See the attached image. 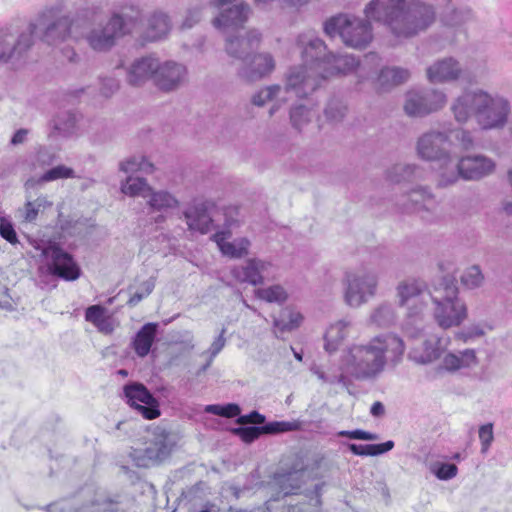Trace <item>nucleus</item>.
Wrapping results in <instances>:
<instances>
[{
    "instance_id": "obj_1",
    "label": "nucleus",
    "mask_w": 512,
    "mask_h": 512,
    "mask_svg": "<svg viewBox=\"0 0 512 512\" xmlns=\"http://www.w3.org/2000/svg\"><path fill=\"white\" fill-rule=\"evenodd\" d=\"M405 352L402 338L394 333H384L371 338L366 344L350 346L341 357L340 370L349 379H376L390 363L396 366Z\"/></svg>"
},
{
    "instance_id": "obj_2",
    "label": "nucleus",
    "mask_w": 512,
    "mask_h": 512,
    "mask_svg": "<svg viewBox=\"0 0 512 512\" xmlns=\"http://www.w3.org/2000/svg\"><path fill=\"white\" fill-rule=\"evenodd\" d=\"M367 18L382 22L396 38L408 39L426 31L436 20L435 7L423 0H372Z\"/></svg>"
},
{
    "instance_id": "obj_3",
    "label": "nucleus",
    "mask_w": 512,
    "mask_h": 512,
    "mask_svg": "<svg viewBox=\"0 0 512 512\" xmlns=\"http://www.w3.org/2000/svg\"><path fill=\"white\" fill-rule=\"evenodd\" d=\"M141 17L139 9L122 10L113 13L105 23L88 27L81 37L93 51L108 52L119 39L133 33L139 25Z\"/></svg>"
},
{
    "instance_id": "obj_4",
    "label": "nucleus",
    "mask_w": 512,
    "mask_h": 512,
    "mask_svg": "<svg viewBox=\"0 0 512 512\" xmlns=\"http://www.w3.org/2000/svg\"><path fill=\"white\" fill-rule=\"evenodd\" d=\"M398 302L401 307H407L408 313L403 330L410 338H419L424 335V326L421 313L430 299L432 291L416 280H405L396 288Z\"/></svg>"
},
{
    "instance_id": "obj_5",
    "label": "nucleus",
    "mask_w": 512,
    "mask_h": 512,
    "mask_svg": "<svg viewBox=\"0 0 512 512\" xmlns=\"http://www.w3.org/2000/svg\"><path fill=\"white\" fill-rule=\"evenodd\" d=\"M430 299L434 305V319L443 329L461 325L468 316L467 306L453 282H443L434 287Z\"/></svg>"
},
{
    "instance_id": "obj_6",
    "label": "nucleus",
    "mask_w": 512,
    "mask_h": 512,
    "mask_svg": "<svg viewBox=\"0 0 512 512\" xmlns=\"http://www.w3.org/2000/svg\"><path fill=\"white\" fill-rule=\"evenodd\" d=\"M323 29L329 37L339 36L345 46L365 49L373 40L371 23L352 14L339 13L328 18Z\"/></svg>"
},
{
    "instance_id": "obj_7",
    "label": "nucleus",
    "mask_w": 512,
    "mask_h": 512,
    "mask_svg": "<svg viewBox=\"0 0 512 512\" xmlns=\"http://www.w3.org/2000/svg\"><path fill=\"white\" fill-rule=\"evenodd\" d=\"M75 27L73 19L58 6L46 8L37 22L29 25L33 34L39 33L42 41L48 45H58L70 37L78 40L80 36L75 32Z\"/></svg>"
},
{
    "instance_id": "obj_8",
    "label": "nucleus",
    "mask_w": 512,
    "mask_h": 512,
    "mask_svg": "<svg viewBox=\"0 0 512 512\" xmlns=\"http://www.w3.org/2000/svg\"><path fill=\"white\" fill-rule=\"evenodd\" d=\"M343 284L345 303L352 308H358L376 295L378 273L364 267L348 271L345 273Z\"/></svg>"
},
{
    "instance_id": "obj_9",
    "label": "nucleus",
    "mask_w": 512,
    "mask_h": 512,
    "mask_svg": "<svg viewBox=\"0 0 512 512\" xmlns=\"http://www.w3.org/2000/svg\"><path fill=\"white\" fill-rule=\"evenodd\" d=\"M323 74V70L314 66L301 64L290 67L285 73V84L282 86L285 96L292 93L300 99L309 97L326 81Z\"/></svg>"
},
{
    "instance_id": "obj_10",
    "label": "nucleus",
    "mask_w": 512,
    "mask_h": 512,
    "mask_svg": "<svg viewBox=\"0 0 512 512\" xmlns=\"http://www.w3.org/2000/svg\"><path fill=\"white\" fill-rule=\"evenodd\" d=\"M33 44V29L29 27L19 34L9 27L0 28V64L22 65Z\"/></svg>"
},
{
    "instance_id": "obj_11",
    "label": "nucleus",
    "mask_w": 512,
    "mask_h": 512,
    "mask_svg": "<svg viewBox=\"0 0 512 512\" xmlns=\"http://www.w3.org/2000/svg\"><path fill=\"white\" fill-rule=\"evenodd\" d=\"M510 112L511 106L507 98L483 90L476 122L482 130L502 129L508 122Z\"/></svg>"
},
{
    "instance_id": "obj_12",
    "label": "nucleus",
    "mask_w": 512,
    "mask_h": 512,
    "mask_svg": "<svg viewBox=\"0 0 512 512\" xmlns=\"http://www.w3.org/2000/svg\"><path fill=\"white\" fill-rule=\"evenodd\" d=\"M450 144L451 141L447 130L430 129L417 139L416 152L419 158L425 161H441L451 154L450 149L447 147Z\"/></svg>"
},
{
    "instance_id": "obj_13",
    "label": "nucleus",
    "mask_w": 512,
    "mask_h": 512,
    "mask_svg": "<svg viewBox=\"0 0 512 512\" xmlns=\"http://www.w3.org/2000/svg\"><path fill=\"white\" fill-rule=\"evenodd\" d=\"M127 404L145 419L152 420L160 416L159 402L146 386L139 382H130L123 388Z\"/></svg>"
},
{
    "instance_id": "obj_14",
    "label": "nucleus",
    "mask_w": 512,
    "mask_h": 512,
    "mask_svg": "<svg viewBox=\"0 0 512 512\" xmlns=\"http://www.w3.org/2000/svg\"><path fill=\"white\" fill-rule=\"evenodd\" d=\"M43 255L48 260V268L53 275L67 281H74L80 276V268L73 257L55 244L44 248Z\"/></svg>"
},
{
    "instance_id": "obj_15",
    "label": "nucleus",
    "mask_w": 512,
    "mask_h": 512,
    "mask_svg": "<svg viewBox=\"0 0 512 512\" xmlns=\"http://www.w3.org/2000/svg\"><path fill=\"white\" fill-rule=\"evenodd\" d=\"M217 7L219 14L214 18L213 25L224 33L242 28L252 13L250 5L246 2Z\"/></svg>"
},
{
    "instance_id": "obj_16",
    "label": "nucleus",
    "mask_w": 512,
    "mask_h": 512,
    "mask_svg": "<svg viewBox=\"0 0 512 512\" xmlns=\"http://www.w3.org/2000/svg\"><path fill=\"white\" fill-rule=\"evenodd\" d=\"M171 446L168 442V435L164 430L155 434L152 439L146 442L143 449H134L130 456L139 467H148L151 463L161 461L169 455Z\"/></svg>"
},
{
    "instance_id": "obj_17",
    "label": "nucleus",
    "mask_w": 512,
    "mask_h": 512,
    "mask_svg": "<svg viewBox=\"0 0 512 512\" xmlns=\"http://www.w3.org/2000/svg\"><path fill=\"white\" fill-rule=\"evenodd\" d=\"M297 47L301 50V58L304 65L314 66L323 70L324 59L328 58L327 47L322 39L313 32L300 34L296 40Z\"/></svg>"
},
{
    "instance_id": "obj_18",
    "label": "nucleus",
    "mask_w": 512,
    "mask_h": 512,
    "mask_svg": "<svg viewBox=\"0 0 512 512\" xmlns=\"http://www.w3.org/2000/svg\"><path fill=\"white\" fill-rule=\"evenodd\" d=\"M186 78L185 65L173 60H159V68L154 74V85L161 91L171 92L183 85Z\"/></svg>"
},
{
    "instance_id": "obj_19",
    "label": "nucleus",
    "mask_w": 512,
    "mask_h": 512,
    "mask_svg": "<svg viewBox=\"0 0 512 512\" xmlns=\"http://www.w3.org/2000/svg\"><path fill=\"white\" fill-rule=\"evenodd\" d=\"M459 158L465 181H479L496 171L495 160L484 154H465Z\"/></svg>"
},
{
    "instance_id": "obj_20",
    "label": "nucleus",
    "mask_w": 512,
    "mask_h": 512,
    "mask_svg": "<svg viewBox=\"0 0 512 512\" xmlns=\"http://www.w3.org/2000/svg\"><path fill=\"white\" fill-rule=\"evenodd\" d=\"M463 73L462 65L453 57L438 59L426 68V78L432 84L458 81Z\"/></svg>"
},
{
    "instance_id": "obj_21",
    "label": "nucleus",
    "mask_w": 512,
    "mask_h": 512,
    "mask_svg": "<svg viewBox=\"0 0 512 512\" xmlns=\"http://www.w3.org/2000/svg\"><path fill=\"white\" fill-rule=\"evenodd\" d=\"M262 34L257 29H250L244 36L227 35L225 38V51L235 59L247 61L251 52L261 43Z\"/></svg>"
},
{
    "instance_id": "obj_22",
    "label": "nucleus",
    "mask_w": 512,
    "mask_h": 512,
    "mask_svg": "<svg viewBox=\"0 0 512 512\" xmlns=\"http://www.w3.org/2000/svg\"><path fill=\"white\" fill-rule=\"evenodd\" d=\"M272 264L268 261L252 258L246 260L243 264L234 266L231 269V275L240 283H248L253 286L264 282Z\"/></svg>"
},
{
    "instance_id": "obj_23",
    "label": "nucleus",
    "mask_w": 512,
    "mask_h": 512,
    "mask_svg": "<svg viewBox=\"0 0 512 512\" xmlns=\"http://www.w3.org/2000/svg\"><path fill=\"white\" fill-rule=\"evenodd\" d=\"M482 93V89L466 90L452 101L450 110L457 123L466 124L473 116L476 119Z\"/></svg>"
},
{
    "instance_id": "obj_24",
    "label": "nucleus",
    "mask_w": 512,
    "mask_h": 512,
    "mask_svg": "<svg viewBox=\"0 0 512 512\" xmlns=\"http://www.w3.org/2000/svg\"><path fill=\"white\" fill-rule=\"evenodd\" d=\"M159 68V58L154 55H146L135 59L126 71V79L130 85L142 86L147 81L154 82V74Z\"/></svg>"
},
{
    "instance_id": "obj_25",
    "label": "nucleus",
    "mask_w": 512,
    "mask_h": 512,
    "mask_svg": "<svg viewBox=\"0 0 512 512\" xmlns=\"http://www.w3.org/2000/svg\"><path fill=\"white\" fill-rule=\"evenodd\" d=\"M244 62L238 75L248 82L259 81L269 76L276 66L273 56L269 53H258L249 62Z\"/></svg>"
},
{
    "instance_id": "obj_26",
    "label": "nucleus",
    "mask_w": 512,
    "mask_h": 512,
    "mask_svg": "<svg viewBox=\"0 0 512 512\" xmlns=\"http://www.w3.org/2000/svg\"><path fill=\"white\" fill-rule=\"evenodd\" d=\"M410 204L404 203L405 209L421 214L423 218H430L436 213L438 203L434 194L428 187H417L408 194Z\"/></svg>"
},
{
    "instance_id": "obj_27",
    "label": "nucleus",
    "mask_w": 512,
    "mask_h": 512,
    "mask_svg": "<svg viewBox=\"0 0 512 512\" xmlns=\"http://www.w3.org/2000/svg\"><path fill=\"white\" fill-rule=\"evenodd\" d=\"M288 100L289 96H285L284 90L279 84L263 87L251 98V102L258 107H263L268 102H272V106L269 109L270 116L274 115Z\"/></svg>"
},
{
    "instance_id": "obj_28",
    "label": "nucleus",
    "mask_w": 512,
    "mask_h": 512,
    "mask_svg": "<svg viewBox=\"0 0 512 512\" xmlns=\"http://www.w3.org/2000/svg\"><path fill=\"white\" fill-rule=\"evenodd\" d=\"M303 483V472L292 469L275 473L271 485L274 490L284 497L295 494Z\"/></svg>"
},
{
    "instance_id": "obj_29",
    "label": "nucleus",
    "mask_w": 512,
    "mask_h": 512,
    "mask_svg": "<svg viewBox=\"0 0 512 512\" xmlns=\"http://www.w3.org/2000/svg\"><path fill=\"white\" fill-rule=\"evenodd\" d=\"M323 63L326 64L323 68V75L326 79L337 74L351 73L359 66V60L350 54L335 55L330 53Z\"/></svg>"
},
{
    "instance_id": "obj_30",
    "label": "nucleus",
    "mask_w": 512,
    "mask_h": 512,
    "mask_svg": "<svg viewBox=\"0 0 512 512\" xmlns=\"http://www.w3.org/2000/svg\"><path fill=\"white\" fill-rule=\"evenodd\" d=\"M230 236L231 233L229 231H218L212 236V239L224 255L232 258L246 256L249 251L250 241L247 238H239L233 242L226 241Z\"/></svg>"
},
{
    "instance_id": "obj_31",
    "label": "nucleus",
    "mask_w": 512,
    "mask_h": 512,
    "mask_svg": "<svg viewBox=\"0 0 512 512\" xmlns=\"http://www.w3.org/2000/svg\"><path fill=\"white\" fill-rule=\"evenodd\" d=\"M423 174V169L416 164L398 163L386 170L385 177L392 184H401L422 179Z\"/></svg>"
},
{
    "instance_id": "obj_32",
    "label": "nucleus",
    "mask_w": 512,
    "mask_h": 512,
    "mask_svg": "<svg viewBox=\"0 0 512 512\" xmlns=\"http://www.w3.org/2000/svg\"><path fill=\"white\" fill-rule=\"evenodd\" d=\"M441 164L437 170L436 186L438 188H447L455 185L460 179H463V173L460 168V158L454 163L452 155L439 161Z\"/></svg>"
},
{
    "instance_id": "obj_33",
    "label": "nucleus",
    "mask_w": 512,
    "mask_h": 512,
    "mask_svg": "<svg viewBox=\"0 0 512 512\" xmlns=\"http://www.w3.org/2000/svg\"><path fill=\"white\" fill-rule=\"evenodd\" d=\"M183 215L190 230L199 231L202 234L210 231L212 220L203 203L189 206Z\"/></svg>"
},
{
    "instance_id": "obj_34",
    "label": "nucleus",
    "mask_w": 512,
    "mask_h": 512,
    "mask_svg": "<svg viewBox=\"0 0 512 512\" xmlns=\"http://www.w3.org/2000/svg\"><path fill=\"white\" fill-rule=\"evenodd\" d=\"M397 319L394 305L389 302H381L372 309L367 324L375 328H389L397 322Z\"/></svg>"
},
{
    "instance_id": "obj_35",
    "label": "nucleus",
    "mask_w": 512,
    "mask_h": 512,
    "mask_svg": "<svg viewBox=\"0 0 512 512\" xmlns=\"http://www.w3.org/2000/svg\"><path fill=\"white\" fill-rule=\"evenodd\" d=\"M350 327L351 321L347 319L339 320L329 326L324 336V348L328 353H333L338 350L343 341L347 338Z\"/></svg>"
},
{
    "instance_id": "obj_36",
    "label": "nucleus",
    "mask_w": 512,
    "mask_h": 512,
    "mask_svg": "<svg viewBox=\"0 0 512 512\" xmlns=\"http://www.w3.org/2000/svg\"><path fill=\"white\" fill-rule=\"evenodd\" d=\"M147 206L152 212H168L178 209L180 201L177 197L166 190L151 189L147 197Z\"/></svg>"
},
{
    "instance_id": "obj_37",
    "label": "nucleus",
    "mask_w": 512,
    "mask_h": 512,
    "mask_svg": "<svg viewBox=\"0 0 512 512\" xmlns=\"http://www.w3.org/2000/svg\"><path fill=\"white\" fill-rule=\"evenodd\" d=\"M171 29L169 16L163 12H155L148 20L145 32V39L158 41L166 37Z\"/></svg>"
},
{
    "instance_id": "obj_38",
    "label": "nucleus",
    "mask_w": 512,
    "mask_h": 512,
    "mask_svg": "<svg viewBox=\"0 0 512 512\" xmlns=\"http://www.w3.org/2000/svg\"><path fill=\"white\" fill-rule=\"evenodd\" d=\"M410 78V71L401 67H385L381 69L377 85L382 91H388L391 88L403 84Z\"/></svg>"
},
{
    "instance_id": "obj_39",
    "label": "nucleus",
    "mask_w": 512,
    "mask_h": 512,
    "mask_svg": "<svg viewBox=\"0 0 512 512\" xmlns=\"http://www.w3.org/2000/svg\"><path fill=\"white\" fill-rule=\"evenodd\" d=\"M474 21H476V14L469 5H460L446 11L442 16L443 24L451 28H461Z\"/></svg>"
},
{
    "instance_id": "obj_40",
    "label": "nucleus",
    "mask_w": 512,
    "mask_h": 512,
    "mask_svg": "<svg viewBox=\"0 0 512 512\" xmlns=\"http://www.w3.org/2000/svg\"><path fill=\"white\" fill-rule=\"evenodd\" d=\"M157 327L156 323H147L137 332L132 345L139 357L143 358L150 352L156 337Z\"/></svg>"
},
{
    "instance_id": "obj_41",
    "label": "nucleus",
    "mask_w": 512,
    "mask_h": 512,
    "mask_svg": "<svg viewBox=\"0 0 512 512\" xmlns=\"http://www.w3.org/2000/svg\"><path fill=\"white\" fill-rule=\"evenodd\" d=\"M302 316L288 308L281 311L279 317L274 318L273 332L277 338H283L284 333L290 332L301 324Z\"/></svg>"
},
{
    "instance_id": "obj_42",
    "label": "nucleus",
    "mask_w": 512,
    "mask_h": 512,
    "mask_svg": "<svg viewBox=\"0 0 512 512\" xmlns=\"http://www.w3.org/2000/svg\"><path fill=\"white\" fill-rule=\"evenodd\" d=\"M477 364L475 350L466 349L459 354L448 353L442 360V368L447 371H456L461 368L471 367Z\"/></svg>"
},
{
    "instance_id": "obj_43",
    "label": "nucleus",
    "mask_w": 512,
    "mask_h": 512,
    "mask_svg": "<svg viewBox=\"0 0 512 512\" xmlns=\"http://www.w3.org/2000/svg\"><path fill=\"white\" fill-rule=\"evenodd\" d=\"M403 108L409 117H425L428 115L421 90L407 92Z\"/></svg>"
},
{
    "instance_id": "obj_44",
    "label": "nucleus",
    "mask_w": 512,
    "mask_h": 512,
    "mask_svg": "<svg viewBox=\"0 0 512 512\" xmlns=\"http://www.w3.org/2000/svg\"><path fill=\"white\" fill-rule=\"evenodd\" d=\"M152 187L147 183L146 179L134 176H128L121 183V191L130 197H142L147 199Z\"/></svg>"
},
{
    "instance_id": "obj_45",
    "label": "nucleus",
    "mask_w": 512,
    "mask_h": 512,
    "mask_svg": "<svg viewBox=\"0 0 512 512\" xmlns=\"http://www.w3.org/2000/svg\"><path fill=\"white\" fill-rule=\"evenodd\" d=\"M439 342L440 341L436 339L426 340L423 343V351L413 348L409 353V357L420 364L431 363L441 355L440 348L438 347Z\"/></svg>"
},
{
    "instance_id": "obj_46",
    "label": "nucleus",
    "mask_w": 512,
    "mask_h": 512,
    "mask_svg": "<svg viewBox=\"0 0 512 512\" xmlns=\"http://www.w3.org/2000/svg\"><path fill=\"white\" fill-rule=\"evenodd\" d=\"M289 111L291 125L298 131L308 125L314 117L313 108L304 104L292 105Z\"/></svg>"
},
{
    "instance_id": "obj_47",
    "label": "nucleus",
    "mask_w": 512,
    "mask_h": 512,
    "mask_svg": "<svg viewBox=\"0 0 512 512\" xmlns=\"http://www.w3.org/2000/svg\"><path fill=\"white\" fill-rule=\"evenodd\" d=\"M394 447V442L389 440L381 444H366V445H358V444H348L349 450L358 456H378L384 454Z\"/></svg>"
},
{
    "instance_id": "obj_48",
    "label": "nucleus",
    "mask_w": 512,
    "mask_h": 512,
    "mask_svg": "<svg viewBox=\"0 0 512 512\" xmlns=\"http://www.w3.org/2000/svg\"><path fill=\"white\" fill-rule=\"evenodd\" d=\"M236 512H308L306 505H288L284 498L272 497L265 503V509Z\"/></svg>"
},
{
    "instance_id": "obj_49",
    "label": "nucleus",
    "mask_w": 512,
    "mask_h": 512,
    "mask_svg": "<svg viewBox=\"0 0 512 512\" xmlns=\"http://www.w3.org/2000/svg\"><path fill=\"white\" fill-rule=\"evenodd\" d=\"M323 111L327 121L331 123H339L345 118L348 108L341 99L333 97L329 99Z\"/></svg>"
},
{
    "instance_id": "obj_50",
    "label": "nucleus",
    "mask_w": 512,
    "mask_h": 512,
    "mask_svg": "<svg viewBox=\"0 0 512 512\" xmlns=\"http://www.w3.org/2000/svg\"><path fill=\"white\" fill-rule=\"evenodd\" d=\"M428 115L441 110L447 103V95L439 89L421 90Z\"/></svg>"
},
{
    "instance_id": "obj_51",
    "label": "nucleus",
    "mask_w": 512,
    "mask_h": 512,
    "mask_svg": "<svg viewBox=\"0 0 512 512\" xmlns=\"http://www.w3.org/2000/svg\"><path fill=\"white\" fill-rule=\"evenodd\" d=\"M75 177L76 174L72 168L67 167L65 165H58L47 170L35 181V183L41 185L43 183L55 181L58 179H69Z\"/></svg>"
},
{
    "instance_id": "obj_52",
    "label": "nucleus",
    "mask_w": 512,
    "mask_h": 512,
    "mask_svg": "<svg viewBox=\"0 0 512 512\" xmlns=\"http://www.w3.org/2000/svg\"><path fill=\"white\" fill-rule=\"evenodd\" d=\"M255 296L269 303H283L287 299V293L280 285H272L267 288L256 289Z\"/></svg>"
},
{
    "instance_id": "obj_53",
    "label": "nucleus",
    "mask_w": 512,
    "mask_h": 512,
    "mask_svg": "<svg viewBox=\"0 0 512 512\" xmlns=\"http://www.w3.org/2000/svg\"><path fill=\"white\" fill-rule=\"evenodd\" d=\"M450 135L458 142L462 150L468 151L475 147L473 133L465 128H455L447 130Z\"/></svg>"
},
{
    "instance_id": "obj_54",
    "label": "nucleus",
    "mask_w": 512,
    "mask_h": 512,
    "mask_svg": "<svg viewBox=\"0 0 512 512\" xmlns=\"http://www.w3.org/2000/svg\"><path fill=\"white\" fill-rule=\"evenodd\" d=\"M46 205L50 206L51 203H49L44 197H38L34 201H27L22 210L23 219L26 222L34 221L37 218L39 211Z\"/></svg>"
},
{
    "instance_id": "obj_55",
    "label": "nucleus",
    "mask_w": 512,
    "mask_h": 512,
    "mask_svg": "<svg viewBox=\"0 0 512 512\" xmlns=\"http://www.w3.org/2000/svg\"><path fill=\"white\" fill-rule=\"evenodd\" d=\"M206 413L218 415L226 418H233L240 415L241 409L237 404L229 403L226 405L211 404L204 409Z\"/></svg>"
},
{
    "instance_id": "obj_56",
    "label": "nucleus",
    "mask_w": 512,
    "mask_h": 512,
    "mask_svg": "<svg viewBox=\"0 0 512 512\" xmlns=\"http://www.w3.org/2000/svg\"><path fill=\"white\" fill-rule=\"evenodd\" d=\"M462 283L469 288H477L482 285L484 275L479 266L473 265L468 268L461 277Z\"/></svg>"
},
{
    "instance_id": "obj_57",
    "label": "nucleus",
    "mask_w": 512,
    "mask_h": 512,
    "mask_svg": "<svg viewBox=\"0 0 512 512\" xmlns=\"http://www.w3.org/2000/svg\"><path fill=\"white\" fill-rule=\"evenodd\" d=\"M314 374L324 383L341 384L347 387L350 384V379L345 371L341 370L340 373H325L319 368L313 370Z\"/></svg>"
},
{
    "instance_id": "obj_58",
    "label": "nucleus",
    "mask_w": 512,
    "mask_h": 512,
    "mask_svg": "<svg viewBox=\"0 0 512 512\" xmlns=\"http://www.w3.org/2000/svg\"><path fill=\"white\" fill-rule=\"evenodd\" d=\"M267 434H277L289 431H297L301 429L299 421H274L265 424Z\"/></svg>"
},
{
    "instance_id": "obj_59",
    "label": "nucleus",
    "mask_w": 512,
    "mask_h": 512,
    "mask_svg": "<svg viewBox=\"0 0 512 512\" xmlns=\"http://www.w3.org/2000/svg\"><path fill=\"white\" fill-rule=\"evenodd\" d=\"M430 470L440 480H450L458 472L457 466L450 463H434L431 465Z\"/></svg>"
},
{
    "instance_id": "obj_60",
    "label": "nucleus",
    "mask_w": 512,
    "mask_h": 512,
    "mask_svg": "<svg viewBox=\"0 0 512 512\" xmlns=\"http://www.w3.org/2000/svg\"><path fill=\"white\" fill-rule=\"evenodd\" d=\"M233 432L238 435L244 442L251 443L257 438H259L262 434H267L265 425L262 426H250V427H240L233 430Z\"/></svg>"
},
{
    "instance_id": "obj_61",
    "label": "nucleus",
    "mask_w": 512,
    "mask_h": 512,
    "mask_svg": "<svg viewBox=\"0 0 512 512\" xmlns=\"http://www.w3.org/2000/svg\"><path fill=\"white\" fill-rule=\"evenodd\" d=\"M155 287V280L153 278H150L146 281H144L140 289L137 290L134 294L131 295V297L128 300V305L135 306L137 305L142 299L150 295Z\"/></svg>"
},
{
    "instance_id": "obj_62",
    "label": "nucleus",
    "mask_w": 512,
    "mask_h": 512,
    "mask_svg": "<svg viewBox=\"0 0 512 512\" xmlns=\"http://www.w3.org/2000/svg\"><path fill=\"white\" fill-rule=\"evenodd\" d=\"M479 439L481 442V452L486 453L494 439L492 423H487L480 426Z\"/></svg>"
},
{
    "instance_id": "obj_63",
    "label": "nucleus",
    "mask_w": 512,
    "mask_h": 512,
    "mask_svg": "<svg viewBox=\"0 0 512 512\" xmlns=\"http://www.w3.org/2000/svg\"><path fill=\"white\" fill-rule=\"evenodd\" d=\"M202 18V6H196L187 10L182 22V28L190 29L200 22Z\"/></svg>"
},
{
    "instance_id": "obj_64",
    "label": "nucleus",
    "mask_w": 512,
    "mask_h": 512,
    "mask_svg": "<svg viewBox=\"0 0 512 512\" xmlns=\"http://www.w3.org/2000/svg\"><path fill=\"white\" fill-rule=\"evenodd\" d=\"M106 309L100 305H92L86 309L85 319L96 326L103 318H105Z\"/></svg>"
}]
</instances>
